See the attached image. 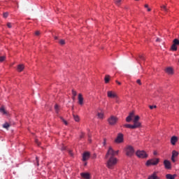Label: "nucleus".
<instances>
[{"instance_id": "obj_32", "label": "nucleus", "mask_w": 179, "mask_h": 179, "mask_svg": "<svg viewBox=\"0 0 179 179\" xmlns=\"http://www.w3.org/2000/svg\"><path fill=\"white\" fill-rule=\"evenodd\" d=\"M78 94V93L76 92V91H75V90H72V95L74 97H76V95Z\"/></svg>"}, {"instance_id": "obj_2", "label": "nucleus", "mask_w": 179, "mask_h": 179, "mask_svg": "<svg viewBox=\"0 0 179 179\" xmlns=\"http://www.w3.org/2000/svg\"><path fill=\"white\" fill-rule=\"evenodd\" d=\"M118 159L115 157H109L108 160L107 162V167L108 169H114V166L117 164Z\"/></svg>"}, {"instance_id": "obj_35", "label": "nucleus", "mask_w": 179, "mask_h": 179, "mask_svg": "<svg viewBox=\"0 0 179 179\" xmlns=\"http://www.w3.org/2000/svg\"><path fill=\"white\" fill-rule=\"evenodd\" d=\"M7 26H8V27L9 29H11V28H12V23L8 22V23H7Z\"/></svg>"}, {"instance_id": "obj_36", "label": "nucleus", "mask_w": 179, "mask_h": 179, "mask_svg": "<svg viewBox=\"0 0 179 179\" xmlns=\"http://www.w3.org/2000/svg\"><path fill=\"white\" fill-rule=\"evenodd\" d=\"M157 106H149V108H150V110H153V108H156Z\"/></svg>"}, {"instance_id": "obj_31", "label": "nucleus", "mask_w": 179, "mask_h": 179, "mask_svg": "<svg viewBox=\"0 0 179 179\" xmlns=\"http://www.w3.org/2000/svg\"><path fill=\"white\" fill-rule=\"evenodd\" d=\"M60 120H62V121L64 122V124L65 125H68V122H66V120H64V117H61Z\"/></svg>"}, {"instance_id": "obj_16", "label": "nucleus", "mask_w": 179, "mask_h": 179, "mask_svg": "<svg viewBox=\"0 0 179 179\" xmlns=\"http://www.w3.org/2000/svg\"><path fill=\"white\" fill-rule=\"evenodd\" d=\"M90 157V153L89 152H84L83 155V162H86Z\"/></svg>"}, {"instance_id": "obj_45", "label": "nucleus", "mask_w": 179, "mask_h": 179, "mask_svg": "<svg viewBox=\"0 0 179 179\" xmlns=\"http://www.w3.org/2000/svg\"><path fill=\"white\" fill-rule=\"evenodd\" d=\"M144 6H145V8H146L147 9H148V8H149V5H148V4H145Z\"/></svg>"}, {"instance_id": "obj_11", "label": "nucleus", "mask_w": 179, "mask_h": 179, "mask_svg": "<svg viewBox=\"0 0 179 179\" xmlns=\"http://www.w3.org/2000/svg\"><path fill=\"white\" fill-rule=\"evenodd\" d=\"M164 166L166 170H171V162L167 159L164 161Z\"/></svg>"}, {"instance_id": "obj_22", "label": "nucleus", "mask_w": 179, "mask_h": 179, "mask_svg": "<svg viewBox=\"0 0 179 179\" xmlns=\"http://www.w3.org/2000/svg\"><path fill=\"white\" fill-rule=\"evenodd\" d=\"M97 115L98 118H99L100 120H103V118H104V113H98Z\"/></svg>"}, {"instance_id": "obj_5", "label": "nucleus", "mask_w": 179, "mask_h": 179, "mask_svg": "<svg viewBox=\"0 0 179 179\" xmlns=\"http://www.w3.org/2000/svg\"><path fill=\"white\" fill-rule=\"evenodd\" d=\"M159 162H160V159H159V158H155V159L148 160L145 164L148 166H157V164H159Z\"/></svg>"}, {"instance_id": "obj_23", "label": "nucleus", "mask_w": 179, "mask_h": 179, "mask_svg": "<svg viewBox=\"0 0 179 179\" xmlns=\"http://www.w3.org/2000/svg\"><path fill=\"white\" fill-rule=\"evenodd\" d=\"M55 113L57 114H58L59 113V106H58V104H56L55 106Z\"/></svg>"}, {"instance_id": "obj_41", "label": "nucleus", "mask_w": 179, "mask_h": 179, "mask_svg": "<svg viewBox=\"0 0 179 179\" xmlns=\"http://www.w3.org/2000/svg\"><path fill=\"white\" fill-rule=\"evenodd\" d=\"M88 138H88L89 142L91 143L92 142V139L90 138V134L88 135Z\"/></svg>"}, {"instance_id": "obj_29", "label": "nucleus", "mask_w": 179, "mask_h": 179, "mask_svg": "<svg viewBox=\"0 0 179 179\" xmlns=\"http://www.w3.org/2000/svg\"><path fill=\"white\" fill-rule=\"evenodd\" d=\"M138 58H139L140 61H145V57L142 55H139Z\"/></svg>"}, {"instance_id": "obj_14", "label": "nucleus", "mask_w": 179, "mask_h": 179, "mask_svg": "<svg viewBox=\"0 0 179 179\" xmlns=\"http://www.w3.org/2000/svg\"><path fill=\"white\" fill-rule=\"evenodd\" d=\"M148 179H160V178L157 176V172H154L148 176Z\"/></svg>"}, {"instance_id": "obj_26", "label": "nucleus", "mask_w": 179, "mask_h": 179, "mask_svg": "<svg viewBox=\"0 0 179 179\" xmlns=\"http://www.w3.org/2000/svg\"><path fill=\"white\" fill-rule=\"evenodd\" d=\"M73 117L75 121H76V122H79V120H80L79 116H78L76 115H73Z\"/></svg>"}, {"instance_id": "obj_42", "label": "nucleus", "mask_w": 179, "mask_h": 179, "mask_svg": "<svg viewBox=\"0 0 179 179\" xmlns=\"http://www.w3.org/2000/svg\"><path fill=\"white\" fill-rule=\"evenodd\" d=\"M66 149V147L64 146L61 148V150H65Z\"/></svg>"}, {"instance_id": "obj_33", "label": "nucleus", "mask_w": 179, "mask_h": 179, "mask_svg": "<svg viewBox=\"0 0 179 179\" xmlns=\"http://www.w3.org/2000/svg\"><path fill=\"white\" fill-rule=\"evenodd\" d=\"M5 56H0V62H3L5 61Z\"/></svg>"}, {"instance_id": "obj_49", "label": "nucleus", "mask_w": 179, "mask_h": 179, "mask_svg": "<svg viewBox=\"0 0 179 179\" xmlns=\"http://www.w3.org/2000/svg\"><path fill=\"white\" fill-rule=\"evenodd\" d=\"M76 96H72V99H73V101H75V100H76Z\"/></svg>"}, {"instance_id": "obj_8", "label": "nucleus", "mask_w": 179, "mask_h": 179, "mask_svg": "<svg viewBox=\"0 0 179 179\" xmlns=\"http://www.w3.org/2000/svg\"><path fill=\"white\" fill-rule=\"evenodd\" d=\"M173 43L171 47V51H177V50H178L177 45H179V40L178 38H175L173 41Z\"/></svg>"}, {"instance_id": "obj_15", "label": "nucleus", "mask_w": 179, "mask_h": 179, "mask_svg": "<svg viewBox=\"0 0 179 179\" xmlns=\"http://www.w3.org/2000/svg\"><path fill=\"white\" fill-rule=\"evenodd\" d=\"M178 141V138L177 136H172L171 138V145H176V143H177Z\"/></svg>"}, {"instance_id": "obj_10", "label": "nucleus", "mask_w": 179, "mask_h": 179, "mask_svg": "<svg viewBox=\"0 0 179 179\" xmlns=\"http://www.w3.org/2000/svg\"><path fill=\"white\" fill-rule=\"evenodd\" d=\"M107 94H108V97H109V99H117L118 98V95H117V93H115V92H113V91H108Z\"/></svg>"}, {"instance_id": "obj_44", "label": "nucleus", "mask_w": 179, "mask_h": 179, "mask_svg": "<svg viewBox=\"0 0 179 179\" xmlns=\"http://www.w3.org/2000/svg\"><path fill=\"white\" fill-rule=\"evenodd\" d=\"M106 139L103 140V146H106Z\"/></svg>"}, {"instance_id": "obj_19", "label": "nucleus", "mask_w": 179, "mask_h": 179, "mask_svg": "<svg viewBox=\"0 0 179 179\" xmlns=\"http://www.w3.org/2000/svg\"><path fill=\"white\" fill-rule=\"evenodd\" d=\"M0 113H1V114H3V115H8V111H6V110H5V107L1 106L0 108Z\"/></svg>"}, {"instance_id": "obj_4", "label": "nucleus", "mask_w": 179, "mask_h": 179, "mask_svg": "<svg viewBox=\"0 0 179 179\" xmlns=\"http://www.w3.org/2000/svg\"><path fill=\"white\" fill-rule=\"evenodd\" d=\"M126 155L129 157L134 156L135 153V150L132 145H127L125 148Z\"/></svg>"}, {"instance_id": "obj_52", "label": "nucleus", "mask_w": 179, "mask_h": 179, "mask_svg": "<svg viewBox=\"0 0 179 179\" xmlns=\"http://www.w3.org/2000/svg\"><path fill=\"white\" fill-rule=\"evenodd\" d=\"M154 155H157V153L156 152H154Z\"/></svg>"}, {"instance_id": "obj_38", "label": "nucleus", "mask_w": 179, "mask_h": 179, "mask_svg": "<svg viewBox=\"0 0 179 179\" xmlns=\"http://www.w3.org/2000/svg\"><path fill=\"white\" fill-rule=\"evenodd\" d=\"M136 83H138V85H142V83L141 82V80L140 79H138V80H136Z\"/></svg>"}, {"instance_id": "obj_9", "label": "nucleus", "mask_w": 179, "mask_h": 179, "mask_svg": "<svg viewBox=\"0 0 179 179\" xmlns=\"http://www.w3.org/2000/svg\"><path fill=\"white\" fill-rule=\"evenodd\" d=\"M115 142L116 143H122L124 142V134L121 133L118 134Z\"/></svg>"}, {"instance_id": "obj_34", "label": "nucleus", "mask_w": 179, "mask_h": 179, "mask_svg": "<svg viewBox=\"0 0 179 179\" xmlns=\"http://www.w3.org/2000/svg\"><path fill=\"white\" fill-rule=\"evenodd\" d=\"M9 15V13H4L3 14V17H8V16Z\"/></svg>"}, {"instance_id": "obj_53", "label": "nucleus", "mask_w": 179, "mask_h": 179, "mask_svg": "<svg viewBox=\"0 0 179 179\" xmlns=\"http://www.w3.org/2000/svg\"><path fill=\"white\" fill-rule=\"evenodd\" d=\"M136 1H138V0H136Z\"/></svg>"}, {"instance_id": "obj_24", "label": "nucleus", "mask_w": 179, "mask_h": 179, "mask_svg": "<svg viewBox=\"0 0 179 179\" xmlns=\"http://www.w3.org/2000/svg\"><path fill=\"white\" fill-rule=\"evenodd\" d=\"M9 127H10V125L8 122H6L3 124V128H5L6 129H8Z\"/></svg>"}, {"instance_id": "obj_40", "label": "nucleus", "mask_w": 179, "mask_h": 179, "mask_svg": "<svg viewBox=\"0 0 179 179\" xmlns=\"http://www.w3.org/2000/svg\"><path fill=\"white\" fill-rule=\"evenodd\" d=\"M35 34H36V36H40V31H36L35 32Z\"/></svg>"}, {"instance_id": "obj_27", "label": "nucleus", "mask_w": 179, "mask_h": 179, "mask_svg": "<svg viewBox=\"0 0 179 179\" xmlns=\"http://www.w3.org/2000/svg\"><path fill=\"white\" fill-rule=\"evenodd\" d=\"M161 8L164 12H169V9H167V7H166V6H161Z\"/></svg>"}, {"instance_id": "obj_18", "label": "nucleus", "mask_w": 179, "mask_h": 179, "mask_svg": "<svg viewBox=\"0 0 179 179\" xmlns=\"http://www.w3.org/2000/svg\"><path fill=\"white\" fill-rule=\"evenodd\" d=\"M165 72L168 73V75H173L174 73V71H173V68L168 67L165 69Z\"/></svg>"}, {"instance_id": "obj_17", "label": "nucleus", "mask_w": 179, "mask_h": 179, "mask_svg": "<svg viewBox=\"0 0 179 179\" xmlns=\"http://www.w3.org/2000/svg\"><path fill=\"white\" fill-rule=\"evenodd\" d=\"M78 104H80V106H83V96L82 94H78Z\"/></svg>"}, {"instance_id": "obj_21", "label": "nucleus", "mask_w": 179, "mask_h": 179, "mask_svg": "<svg viewBox=\"0 0 179 179\" xmlns=\"http://www.w3.org/2000/svg\"><path fill=\"white\" fill-rule=\"evenodd\" d=\"M24 69V66L23 64H19L17 66V71L18 72H22Z\"/></svg>"}, {"instance_id": "obj_51", "label": "nucleus", "mask_w": 179, "mask_h": 179, "mask_svg": "<svg viewBox=\"0 0 179 179\" xmlns=\"http://www.w3.org/2000/svg\"><path fill=\"white\" fill-rule=\"evenodd\" d=\"M116 83H117V85H121L120 82L116 81Z\"/></svg>"}, {"instance_id": "obj_6", "label": "nucleus", "mask_w": 179, "mask_h": 179, "mask_svg": "<svg viewBox=\"0 0 179 179\" xmlns=\"http://www.w3.org/2000/svg\"><path fill=\"white\" fill-rule=\"evenodd\" d=\"M108 122L109 125H115L118 122V117L112 115L108 119Z\"/></svg>"}, {"instance_id": "obj_43", "label": "nucleus", "mask_w": 179, "mask_h": 179, "mask_svg": "<svg viewBox=\"0 0 179 179\" xmlns=\"http://www.w3.org/2000/svg\"><path fill=\"white\" fill-rule=\"evenodd\" d=\"M69 153L71 156H73V154L72 153V151H69Z\"/></svg>"}, {"instance_id": "obj_3", "label": "nucleus", "mask_w": 179, "mask_h": 179, "mask_svg": "<svg viewBox=\"0 0 179 179\" xmlns=\"http://www.w3.org/2000/svg\"><path fill=\"white\" fill-rule=\"evenodd\" d=\"M118 153H120V150H114L113 147H109L108 150L106 154L105 158L108 159V157H114V156H118Z\"/></svg>"}, {"instance_id": "obj_30", "label": "nucleus", "mask_w": 179, "mask_h": 179, "mask_svg": "<svg viewBox=\"0 0 179 179\" xmlns=\"http://www.w3.org/2000/svg\"><path fill=\"white\" fill-rule=\"evenodd\" d=\"M59 43L61 45H64V44H65V40L61 39V40L59 41Z\"/></svg>"}, {"instance_id": "obj_1", "label": "nucleus", "mask_w": 179, "mask_h": 179, "mask_svg": "<svg viewBox=\"0 0 179 179\" xmlns=\"http://www.w3.org/2000/svg\"><path fill=\"white\" fill-rule=\"evenodd\" d=\"M132 120L134 124H124V128H129L130 129H136V128H141L142 127V124L141 123V122H139V120H141V117H139V115L135 116V112L134 111L131 112L129 114V115L126 117L127 122H131Z\"/></svg>"}, {"instance_id": "obj_37", "label": "nucleus", "mask_w": 179, "mask_h": 179, "mask_svg": "<svg viewBox=\"0 0 179 179\" xmlns=\"http://www.w3.org/2000/svg\"><path fill=\"white\" fill-rule=\"evenodd\" d=\"M83 138H85V134L84 133H81V134L80 135V138L83 139Z\"/></svg>"}, {"instance_id": "obj_39", "label": "nucleus", "mask_w": 179, "mask_h": 179, "mask_svg": "<svg viewBox=\"0 0 179 179\" xmlns=\"http://www.w3.org/2000/svg\"><path fill=\"white\" fill-rule=\"evenodd\" d=\"M35 142H36V145H38V146H40V142L38 141V140L36 139Z\"/></svg>"}, {"instance_id": "obj_7", "label": "nucleus", "mask_w": 179, "mask_h": 179, "mask_svg": "<svg viewBox=\"0 0 179 179\" xmlns=\"http://www.w3.org/2000/svg\"><path fill=\"white\" fill-rule=\"evenodd\" d=\"M136 155L140 159H146L148 157V154H146V152L142 150H138L136 152Z\"/></svg>"}, {"instance_id": "obj_47", "label": "nucleus", "mask_w": 179, "mask_h": 179, "mask_svg": "<svg viewBox=\"0 0 179 179\" xmlns=\"http://www.w3.org/2000/svg\"><path fill=\"white\" fill-rule=\"evenodd\" d=\"M156 41H157V42H160V38H157L156 39Z\"/></svg>"}, {"instance_id": "obj_12", "label": "nucleus", "mask_w": 179, "mask_h": 179, "mask_svg": "<svg viewBox=\"0 0 179 179\" xmlns=\"http://www.w3.org/2000/svg\"><path fill=\"white\" fill-rule=\"evenodd\" d=\"M179 153L176 150L172 151L171 160L173 163H176V157L178 156Z\"/></svg>"}, {"instance_id": "obj_46", "label": "nucleus", "mask_w": 179, "mask_h": 179, "mask_svg": "<svg viewBox=\"0 0 179 179\" xmlns=\"http://www.w3.org/2000/svg\"><path fill=\"white\" fill-rule=\"evenodd\" d=\"M147 10H148V12H150V10H152V9H150V8H148Z\"/></svg>"}, {"instance_id": "obj_50", "label": "nucleus", "mask_w": 179, "mask_h": 179, "mask_svg": "<svg viewBox=\"0 0 179 179\" xmlns=\"http://www.w3.org/2000/svg\"><path fill=\"white\" fill-rule=\"evenodd\" d=\"M55 40H58V36H55Z\"/></svg>"}, {"instance_id": "obj_48", "label": "nucleus", "mask_w": 179, "mask_h": 179, "mask_svg": "<svg viewBox=\"0 0 179 179\" xmlns=\"http://www.w3.org/2000/svg\"><path fill=\"white\" fill-rule=\"evenodd\" d=\"M36 162H37V164L38 166V157H36Z\"/></svg>"}, {"instance_id": "obj_25", "label": "nucleus", "mask_w": 179, "mask_h": 179, "mask_svg": "<svg viewBox=\"0 0 179 179\" xmlns=\"http://www.w3.org/2000/svg\"><path fill=\"white\" fill-rule=\"evenodd\" d=\"M110 82V76H105V83H108Z\"/></svg>"}, {"instance_id": "obj_13", "label": "nucleus", "mask_w": 179, "mask_h": 179, "mask_svg": "<svg viewBox=\"0 0 179 179\" xmlns=\"http://www.w3.org/2000/svg\"><path fill=\"white\" fill-rule=\"evenodd\" d=\"M80 176L82 177V178H84V179L92 178V177L90 176V173H81Z\"/></svg>"}, {"instance_id": "obj_28", "label": "nucleus", "mask_w": 179, "mask_h": 179, "mask_svg": "<svg viewBox=\"0 0 179 179\" xmlns=\"http://www.w3.org/2000/svg\"><path fill=\"white\" fill-rule=\"evenodd\" d=\"M121 1L122 0H116L115 1V5H117V6H120V5H121Z\"/></svg>"}, {"instance_id": "obj_20", "label": "nucleus", "mask_w": 179, "mask_h": 179, "mask_svg": "<svg viewBox=\"0 0 179 179\" xmlns=\"http://www.w3.org/2000/svg\"><path fill=\"white\" fill-rule=\"evenodd\" d=\"M177 177L176 174L172 175V174H166V179H176Z\"/></svg>"}]
</instances>
